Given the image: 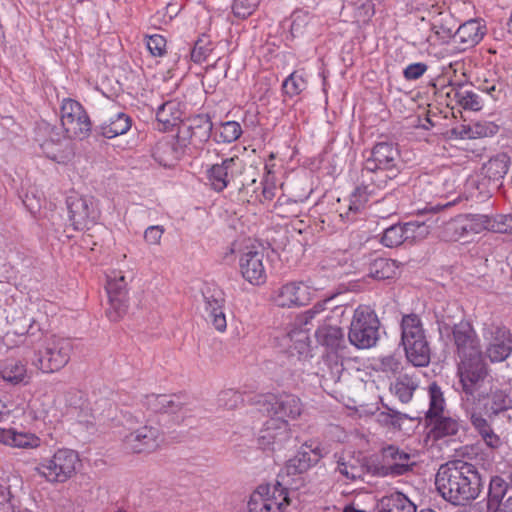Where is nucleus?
Wrapping results in <instances>:
<instances>
[{
  "instance_id": "1",
  "label": "nucleus",
  "mask_w": 512,
  "mask_h": 512,
  "mask_svg": "<svg viewBox=\"0 0 512 512\" xmlns=\"http://www.w3.org/2000/svg\"><path fill=\"white\" fill-rule=\"evenodd\" d=\"M452 333L456 354L460 357L457 371L459 382L467 395H473L487 376L479 338L468 321L455 324Z\"/></svg>"
},
{
  "instance_id": "2",
  "label": "nucleus",
  "mask_w": 512,
  "mask_h": 512,
  "mask_svg": "<svg viewBox=\"0 0 512 512\" xmlns=\"http://www.w3.org/2000/svg\"><path fill=\"white\" fill-rule=\"evenodd\" d=\"M453 450L454 454L450 455V504L465 507L478 496L481 479L474 465L468 462L473 448L464 446Z\"/></svg>"
},
{
  "instance_id": "3",
  "label": "nucleus",
  "mask_w": 512,
  "mask_h": 512,
  "mask_svg": "<svg viewBox=\"0 0 512 512\" xmlns=\"http://www.w3.org/2000/svg\"><path fill=\"white\" fill-rule=\"evenodd\" d=\"M400 171V154L398 148L387 142L376 144L366 159L362 176L377 188L384 187Z\"/></svg>"
},
{
  "instance_id": "4",
  "label": "nucleus",
  "mask_w": 512,
  "mask_h": 512,
  "mask_svg": "<svg viewBox=\"0 0 512 512\" xmlns=\"http://www.w3.org/2000/svg\"><path fill=\"white\" fill-rule=\"evenodd\" d=\"M81 467L77 451L58 448L50 456L42 457L34 468L37 476L51 485L64 484L72 479Z\"/></svg>"
},
{
  "instance_id": "5",
  "label": "nucleus",
  "mask_w": 512,
  "mask_h": 512,
  "mask_svg": "<svg viewBox=\"0 0 512 512\" xmlns=\"http://www.w3.org/2000/svg\"><path fill=\"white\" fill-rule=\"evenodd\" d=\"M73 344L69 338L52 335L35 351L32 365L42 373H55L70 361Z\"/></svg>"
},
{
  "instance_id": "6",
  "label": "nucleus",
  "mask_w": 512,
  "mask_h": 512,
  "mask_svg": "<svg viewBox=\"0 0 512 512\" xmlns=\"http://www.w3.org/2000/svg\"><path fill=\"white\" fill-rule=\"evenodd\" d=\"M379 320L369 306H359L355 309L348 339L358 349H369L376 345L379 339Z\"/></svg>"
},
{
  "instance_id": "7",
  "label": "nucleus",
  "mask_w": 512,
  "mask_h": 512,
  "mask_svg": "<svg viewBox=\"0 0 512 512\" xmlns=\"http://www.w3.org/2000/svg\"><path fill=\"white\" fill-rule=\"evenodd\" d=\"M287 489L279 482L259 485L248 497L244 512H283Z\"/></svg>"
},
{
  "instance_id": "8",
  "label": "nucleus",
  "mask_w": 512,
  "mask_h": 512,
  "mask_svg": "<svg viewBox=\"0 0 512 512\" xmlns=\"http://www.w3.org/2000/svg\"><path fill=\"white\" fill-rule=\"evenodd\" d=\"M318 289L310 281H291L276 288L271 295L274 305L296 308L308 305L317 297Z\"/></svg>"
},
{
  "instance_id": "9",
  "label": "nucleus",
  "mask_w": 512,
  "mask_h": 512,
  "mask_svg": "<svg viewBox=\"0 0 512 512\" xmlns=\"http://www.w3.org/2000/svg\"><path fill=\"white\" fill-rule=\"evenodd\" d=\"M123 448L130 453H152L165 441L163 432L153 425H143L129 431L122 438Z\"/></svg>"
},
{
  "instance_id": "10",
  "label": "nucleus",
  "mask_w": 512,
  "mask_h": 512,
  "mask_svg": "<svg viewBox=\"0 0 512 512\" xmlns=\"http://www.w3.org/2000/svg\"><path fill=\"white\" fill-rule=\"evenodd\" d=\"M260 405L262 411L277 422L295 420L303 410L300 398L286 393L265 395Z\"/></svg>"
},
{
  "instance_id": "11",
  "label": "nucleus",
  "mask_w": 512,
  "mask_h": 512,
  "mask_svg": "<svg viewBox=\"0 0 512 512\" xmlns=\"http://www.w3.org/2000/svg\"><path fill=\"white\" fill-rule=\"evenodd\" d=\"M61 125L69 138L83 139L91 130V122L86 111L79 102L72 99L62 101Z\"/></svg>"
},
{
  "instance_id": "12",
  "label": "nucleus",
  "mask_w": 512,
  "mask_h": 512,
  "mask_svg": "<svg viewBox=\"0 0 512 512\" xmlns=\"http://www.w3.org/2000/svg\"><path fill=\"white\" fill-rule=\"evenodd\" d=\"M428 394L429 409L426 413V425L429 436L440 439L448 435V417L444 415L446 405L444 393L436 383H432Z\"/></svg>"
},
{
  "instance_id": "13",
  "label": "nucleus",
  "mask_w": 512,
  "mask_h": 512,
  "mask_svg": "<svg viewBox=\"0 0 512 512\" xmlns=\"http://www.w3.org/2000/svg\"><path fill=\"white\" fill-rule=\"evenodd\" d=\"M442 205H429L423 210L428 217L424 221H410L403 224L407 242H416L424 239L431 230L442 228L446 225V207Z\"/></svg>"
},
{
  "instance_id": "14",
  "label": "nucleus",
  "mask_w": 512,
  "mask_h": 512,
  "mask_svg": "<svg viewBox=\"0 0 512 512\" xmlns=\"http://www.w3.org/2000/svg\"><path fill=\"white\" fill-rule=\"evenodd\" d=\"M69 219L75 230L90 229L99 219V210L92 197L71 195L67 198Z\"/></svg>"
},
{
  "instance_id": "15",
  "label": "nucleus",
  "mask_w": 512,
  "mask_h": 512,
  "mask_svg": "<svg viewBox=\"0 0 512 512\" xmlns=\"http://www.w3.org/2000/svg\"><path fill=\"white\" fill-rule=\"evenodd\" d=\"M239 271L251 285L260 286L267 280L264 254L255 247H246L238 257Z\"/></svg>"
},
{
  "instance_id": "16",
  "label": "nucleus",
  "mask_w": 512,
  "mask_h": 512,
  "mask_svg": "<svg viewBox=\"0 0 512 512\" xmlns=\"http://www.w3.org/2000/svg\"><path fill=\"white\" fill-rule=\"evenodd\" d=\"M325 454L326 451L318 440L305 441L296 455L287 461L285 471L288 475L302 474L317 464Z\"/></svg>"
},
{
  "instance_id": "17",
  "label": "nucleus",
  "mask_w": 512,
  "mask_h": 512,
  "mask_svg": "<svg viewBox=\"0 0 512 512\" xmlns=\"http://www.w3.org/2000/svg\"><path fill=\"white\" fill-rule=\"evenodd\" d=\"M291 437L289 423L287 421L277 422L269 419L260 430L257 443L263 450L275 451L281 449Z\"/></svg>"
},
{
  "instance_id": "18",
  "label": "nucleus",
  "mask_w": 512,
  "mask_h": 512,
  "mask_svg": "<svg viewBox=\"0 0 512 512\" xmlns=\"http://www.w3.org/2000/svg\"><path fill=\"white\" fill-rule=\"evenodd\" d=\"M204 311L206 320L220 333L227 329V320L224 312V294L217 287L207 286L203 291Z\"/></svg>"
},
{
  "instance_id": "19",
  "label": "nucleus",
  "mask_w": 512,
  "mask_h": 512,
  "mask_svg": "<svg viewBox=\"0 0 512 512\" xmlns=\"http://www.w3.org/2000/svg\"><path fill=\"white\" fill-rule=\"evenodd\" d=\"M240 168L241 160L238 157H230L221 163L209 166L206 170V178L210 187L216 192L223 191Z\"/></svg>"
},
{
  "instance_id": "20",
  "label": "nucleus",
  "mask_w": 512,
  "mask_h": 512,
  "mask_svg": "<svg viewBox=\"0 0 512 512\" xmlns=\"http://www.w3.org/2000/svg\"><path fill=\"white\" fill-rule=\"evenodd\" d=\"M487 215L460 214L450 220V240L459 241L473 234H479L487 229Z\"/></svg>"
},
{
  "instance_id": "21",
  "label": "nucleus",
  "mask_w": 512,
  "mask_h": 512,
  "mask_svg": "<svg viewBox=\"0 0 512 512\" xmlns=\"http://www.w3.org/2000/svg\"><path fill=\"white\" fill-rule=\"evenodd\" d=\"M484 32L480 23L467 19L460 24L453 35H450V52H462L475 46L482 38Z\"/></svg>"
},
{
  "instance_id": "22",
  "label": "nucleus",
  "mask_w": 512,
  "mask_h": 512,
  "mask_svg": "<svg viewBox=\"0 0 512 512\" xmlns=\"http://www.w3.org/2000/svg\"><path fill=\"white\" fill-rule=\"evenodd\" d=\"M41 438L30 431H19L15 428H0V444L16 449H37L41 446Z\"/></svg>"
},
{
  "instance_id": "23",
  "label": "nucleus",
  "mask_w": 512,
  "mask_h": 512,
  "mask_svg": "<svg viewBox=\"0 0 512 512\" xmlns=\"http://www.w3.org/2000/svg\"><path fill=\"white\" fill-rule=\"evenodd\" d=\"M336 472H338L345 481H355L362 478L365 466L361 454H355L351 451H343L335 455Z\"/></svg>"
},
{
  "instance_id": "24",
  "label": "nucleus",
  "mask_w": 512,
  "mask_h": 512,
  "mask_svg": "<svg viewBox=\"0 0 512 512\" xmlns=\"http://www.w3.org/2000/svg\"><path fill=\"white\" fill-rule=\"evenodd\" d=\"M509 164L510 157L506 153H499L482 165L481 175L492 189L496 190L501 186V180L507 174Z\"/></svg>"
},
{
  "instance_id": "25",
  "label": "nucleus",
  "mask_w": 512,
  "mask_h": 512,
  "mask_svg": "<svg viewBox=\"0 0 512 512\" xmlns=\"http://www.w3.org/2000/svg\"><path fill=\"white\" fill-rule=\"evenodd\" d=\"M499 131V126L491 121L476 122L473 125L460 124L450 129V139H476L492 137Z\"/></svg>"
},
{
  "instance_id": "26",
  "label": "nucleus",
  "mask_w": 512,
  "mask_h": 512,
  "mask_svg": "<svg viewBox=\"0 0 512 512\" xmlns=\"http://www.w3.org/2000/svg\"><path fill=\"white\" fill-rule=\"evenodd\" d=\"M32 374L27 363L20 359H7L0 367L1 378L11 385L28 384L32 379Z\"/></svg>"
},
{
  "instance_id": "27",
  "label": "nucleus",
  "mask_w": 512,
  "mask_h": 512,
  "mask_svg": "<svg viewBox=\"0 0 512 512\" xmlns=\"http://www.w3.org/2000/svg\"><path fill=\"white\" fill-rule=\"evenodd\" d=\"M512 352V337L505 328H496L493 340L486 350V355L492 362L505 360Z\"/></svg>"
},
{
  "instance_id": "28",
  "label": "nucleus",
  "mask_w": 512,
  "mask_h": 512,
  "mask_svg": "<svg viewBox=\"0 0 512 512\" xmlns=\"http://www.w3.org/2000/svg\"><path fill=\"white\" fill-rule=\"evenodd\" d=\"M382 458L386 464V474L402 475L410 469L409 454L400 451L394 446L383 449Z\"/></svg>"
},
{
  "instance_id": "29",
  "label": "nucleus",
  "mask_w": 512,
  "mask_h": 512,
  "mask_svg": "<svg viewBox=\"0 0 512 512\" xmlns=\"http://www.w3.org/2000/svg\"><path fill=\"white\" fill-rule=\"evenodd\" d=\"M184 105L176 100H168L160 105L156 111V118L163 125L164 130L176 126L182 119Z\"/></svg>"
},
{
  "instance_id": "30",
  "label": "nucleus",
  "mask_w": 512,
  "mask_h": 512,
  "mask_svg": "<svg viewBox=\"0 0 512 512\" xmlns=\"http://www.w3.org/2000/svg\"><path fill=\"white\" fill-rule=\"evenodd\" d=\"M426 338L425 330L421 319L416 314H408L402 317L401 321V342L402 345L420 341Z\"/></svg>"
},
{
  "instance_id": "31",
  "label": "nucleus",
  "mask_w": 512,
  "mask_h": 512,
  "mask_svg": "<svg viewBox=\"0 0 512 512\" xmlns=\"http://www.w3.org/2000/svg\"><path fill=\"white\" fill-rule=\"evenodd\" d=\"M418 386V378L404 374L396 378V380L391 384L390 391L399 399L400 402L406 404L412 400L414 392Z\"/></svg>"
},
{
  "instance_id": "32",
  "label": "nucleus",
  "mask_w": 512,
  "mask_h": 512,
  "mask_svg": "<svg viewBox=\"0 0 512 512\" xmlns=\"http://www.w3.org/2000/svg\"><path fill=\"white\" fill-rule=\"evenodd\" d=\"M403 347L407 361L413 366L425 367L429 364L431 351L427 339L413 341Z\"/></svg>"
},
{
  "instance_id": "33",
  "label": "nucleus",
  "mask_w": 512,
  "mask_h": 512,
  "mask_svg": "<svg viewBox=\"0 0 512 512\" xmlns=\"http://www.w3.org/2000/svg\"><path fill=\"white\" fill-rule=\"evenodd\" d=\"M378 512H416V506L403 493L393 492L380 500Z\"/></svg>"
},
{
  "instance_id": "34",
  "label": "nucleus",
  "mask_w": 512,
  "mask_h": 512,
  "mask_svg": "<svg viewBox=\"0 0 512 512\" xmlns=\"http://www.w3.org/2000/svg\"><path fill=\"white\" fill-rule=\"evenodd\" d=\"M317 342L331 350H337L344 342L343 330L336 325L322 324L315 333Z\"/></svg>"
},
{
  "instance_id": "35",
  "label": "nucleus",
  "mask_w": 512,
  "mask_h": 512,
  "mask_svg": "<svg viewBox=\"0 0 512 512\" xmlns=\"http://www.w3.org/2000/svg\"><path fill=\"white\" fill-rule=\"evenodd\" d=\"M454 100L460 108L469 111H480L484 106V100L479 93L472 89L471 85L460 87L454 91Z\"/></svg>"
},
{
  "instance_id": "36",
  "label": "nucleus",
  "mask_w": 512,
  "mask_h": 512,
  "mask_svg": "<svg viewBox=\"0 0 512 512\" xmlns=\"http://www.w3.org/2000/svg\"><path fill=\"white\" fill-rule=\"evenodd\" d=\"M397 272L398 265L392 259L376 257L369 262L368 276L372 279H390L396 276Z\"/></svg>"
},
{
  "instance_id": "37",
  "label": "nucleus",
  "mask_w": 512,
  "mask_h": 512,
  "mask_svg": "<svg viewBox=\"0 0 512 512\" xmlns=\"http://www.w3.org/2000/svg\"><path fill=\"white\" fill-rule=\"evenodd\" d=\"M146 403L154 412L177 413L180 412L182 404L175 395H149L146 397Z\"/></svg>"
},
{
  "instance_id": "38",
  "label": "nucleus",
  "mask_w": 512,
  "mask_h": 512,
  "mask_svg": "<svg viewBox=\"0 0 512 512\" xmlns=\"http://www.w3.org/2000/svg\"><path fill=\"white\" fill-rule=\"evenodd\" d=\"M130 128L131 120L129 116L119 112L101 125V132L104 137L111 139L125 134Z\"/></svg>"
},
{
  "instance_id": "39",
  "label": "nucleus",
  "mask_w": 512,
  "mask_h": 512,
  "mask_svg": "<svg viewBox=\"0 0 512 512\" xmlns=\"http://www.w3.org/2000/svg\"><path fill=\"white\" fill-rule=\"evenodd\" d=\"M470 420L473 427L488 447L495 449L502 444L500 437L494 432L491 425L481 414L472 413Z\"/></svg>"
},
{
  "instance_id": "40",
  "label": "nucleus",
  "mask_w": 512,
  "mask_h": 512,
  "mask_svg": "<svg viewBox=\"0 0 512 512\" xmlns=\"http://www.w3.org/2000/svg\"><path fill=\"white\" fill-rule=\"evenodd\" d=\"M509 484L500 476H494L490 480L487 509L488 512H493L500 508L503 498L508 492Z\"/></svg>"
},
{
  "instance_id": "41",
  "label": "nucleus",
  "mask_w": 512,
  "mask_h": 512,
  "mask_svg": "<svg viewBox=\"0 0 512 512\" xmlns=\"http://www.w3.org/2000/svg\"><path fill=\"white\" fill-rule=\"evenodd\" d=\"M372 192V190L368 189V186L356 187L349 196L348 211L341 213L340 216L345 217L348 220L352 219L356 213L364 209L366 203L368 202L369 195Z\"/></svg>"
},
{
  "instance_id": "42",
  "label": "nucleus",
  "mask_w": 512,
  "mask_h": 512,
  "mask_svg": "<svg viewBox=\"0 0 512 512\" xmlns=\"http://www.w3.org/2000/svg\"><path fill=\"white\" fill-rule=\"evenodd\" d=\"M128 283L120 270H111L107 274L106 292L108 297H128Z\"/></svg>"
},
{
  "instance_id": "43",
  "label": "nucleus",
  "mask_w": 512,
  "mask_h": 512,
  "mask_svg": "<svg viewBox=\"0 0 512 512\" xmlns=\"http://www.w3.org/2000/svg\"><path fill=\"white\" fill-rule=\"evenodd\" d=\"M512 407V399L503 390H496L492 392L488 397V402L485 403V409L487 412L497 415Z\"/></svg>"
},
{
  "instance_id": "44",
  "label": "nucleus",
  "mask_w": 512,
  "mask_h": 512,
  "mask_svg": "<svg viewBox=\"0 0 512 512\" xmlns=\"http://www.w3.org/2000/svg\"><path fill=\"white\" fill-rule=\"evenodd\" d=\"M351 257L347 251H338L327 260L325 266L329 269L335 270L336 274H351L354 273V266L350 263Z\"/></svg>"
},
{
  "instance_id": "45",
  "label": "nucleus",
  "mask_w": 512,
  "mask_h": 512,
  "mask_svg": "<svg viewBox=\"0 0 512 512\" xmlns=\"http://www.w3.org/2000/svg\"><path fill=\"white\" fill-rule=\"evenodd\" d=\"M467 67L464 61L450 62V88L453 91L468 84Z\"/></svg>"
},
{
  "instance_id": "46",
  "label": "nucleus",
  "mask_w": 512,
  "mask_h": 512,
  "mask_svg": "<svg viewBox=\"0 0 512 512\" xmlns=\"http://www.w3.org/2000/svg\"><path fill=\"white\" fill-rule=\"evenodd\" d=\"M128 297H108L106 315L112 322L120 321L128 312Z\"/></svg>"
},
{
  "instance_id": "47",
  "label": "nucleus",
  "mask_w": 512,
  "mask_h": 512,
  "mask_svg": "<svg viewBox=\"0 0 512 512\" xmlns=\"http://www.w3.org/2000/svg\"><path fill=\"white\" fill-rule=\"evenodd\" d=\"M242 134L241 125L236 121L221 123L216 132V139L221 143H232Z\"/></svg>"
},
{
  "instance_id": "48",
  "label": "nucleus",
  "mask_w": 512,
  "mask_h": 512,
  "mask_svg": "<svg viewBox=\"0 0 512 512\" xmlns=\"http://www.w3.org/2000/svg\"><path fill=\"white\" fill-rule=\"evenodd\" d=\"M25 413V403H13L0 399V423L13 422Z\"/></svg>"
},
{
  "instance_id": "49",
  "label": "nucleus",
  "mask_w": 512,
  "mask_h": 512,
  "mask_svg": "<svg viewBox=\"0 0 512 512\" xmlns=\"http://www.w3.org/2000/svg\"><path fill=\"white\" fill-rule=\"evenodd\" d=\"M381 242L386 247H397L405 242L406 236L404 234L403 224H396L384 230Z\"/></svg>"
},
{
  "instance_id": "50",
  "label": "nucleus",
  "mask_w": 512,
  "mask_h": 512,
  "mask_svg": "<svg viewBox=\"0 0 512 512\" xmlns=\"http://www.w3.org/2000/svg\"><path fill=\"white\" fill-rule=\"evenodd\" d=\"M212 50V42L209 40L207 36L203 35L196 41L191 51V59L195 63H202L207 59Z\"/></svg>"
},
{
  "instance_id": "51",
  "label": "nucleus",
  "mask_w": 512,
  "mask_h": 512,
  "mask_svg": "<svg viewBox=\"0 0 512 512\" xmlns=\"http://www.w3.org/2000/svg\"><path fill=\"white\" fill-rule=\"evenodd\" d=\"M488 221L485 223L486 230L495 233H509L512 234V214L498 215L495 218L488 216Z\"/></svg>"
},
{
  "instance_id": "52",
  "label": "nucleus",
  "mask_w": 512,
  "mask_h": 512,
  "mask_svg": "<svg viewBox=\"0 0 512 512\" xmlns=\"http://www.w3.org/2000/svg\"><path fill=\"white\" fill-rule=\"evenodd\" d=\"M282 87L286 95L293 97L306 88V81L301 75L292 73L284 80Z\"/></svg>"
},
{
  "instance_id": "53",
  "label": "nucleus",
  "mask_w": 512,
  "mask_h": 512,
  "mask_svg": "<svg viewBox=\"0 0 512 512\" xmlns=\"http://www.w3.org/2000/svg\"><path fill=\"white\" fill-rule=\"evenodd\" d=\"M331 297L325 298L322 301L317 302L314 306L297 317V323L301 327H306L311 321L320 313L326 309V304L331 300Z\"/></svg>"
},
{
  "instance_id": "54",
  "label": "nucleus",
  "mask_w": 512,
  "mask_h": 512,
  "mask_svg": "<svg viewBox=\"0 0 512 512\" xmlns=\"http://www.w3.org/2000/svg\"><path fill=\"white\" fill-rule=\"evenodd\" d=\"M259 3L260 0H234L233 13L236 17L245 19L255 12Z\"/></svg>"
},
{
  "instance_id": "55",
  "label": "nucleus",
  "mask_w": 512,
  "mask_h": 512,
  "mask_svg": "<svg viewBox=\"0 0 512 512\" xmlns=\"http://www.w3.org/2000/svg\"><path fill=\"white\" fill-rule=\"evenodd\" d=\"M242 402V395L233 389L222 391L218 395V404L227 409H233Z\"/></svg>"
},
{
  "instance_id": "56",
  "label": "nucleus",
  "mask_w": 512,
  "mask_h": 512,
  "mask_svg": "<svg viewBox=\"0 0 512 512\" xmlns=\"http://www.w3.org/2000/svg\"><path fill=\"white\" fill-rule=\"evenodd\" d=\"M505 88L506 85L500 80H485V82L481 85V90L491 96L493 100H499L505 96Z\"/></svg>"
},
{
  "instance_id": "57",
  "label": "nucleus",
  "mask_w": 512,
  "mask_h": 512,
  "mask_svg": "<svg viewBox=\"0 0 512 512\" xmlns=\"http://www.w3.org/2000/svg\"><path fill=\"white\" fill-rule=\"evenodd\" d=\"M146 46L155 57H161L166 52V39L158 34L151 35L147 38Z\"/></svg>"
},
{
  "instance_id": "58",
  "label": "nucleus",
  "mask_w": 512,
  "mask_h": 512,
  "mask_svg": "<svg viewBox=\"0 0 512 512\" xmlns=\"http://www.w3.org/2000/svg\"><path fill=\"white\" fill-rule=\"evenodd\" d=\"M15 499L11 493L10 487L0 483V512H14Z\"/></svg>"
},
{
  "instance_id": "59",
  "label": "nucleus",
  "mask_w": 512,
  "mask_h": 512,
  "mask_svg": "<svg viewBox=\"0 0 512 512\" xmlns=\"http://www.w3.org/2000/svg\"><path fill=\"white\" fill-rule=\"evenodd\" d=\"M165 229L161 225H151L144 231V240L148 245H159Z\"/></svg>"
},
{
  "instance_id": "60",
  "label": "nucleus",
  "mask_w": 512,
  "mask_h": 512,
  "mask_svg": "<svg viewBox=\"0 0 512 512\" xmlns=\"http://www.w3.org/2000/svg\"><path fill=\"white\" fill-rule=\"evenodd\" d=\"M380 369L383 372L397 373L402 368L399 357L396 355H387L379 360Z\"/></svg>"
},
{
  "instance_id": "61",
  "label": "nucleus",
  "mask_w": 512,
  "mask_h": 512,
  "mask_svg": "<svg viewBox=\"0 0 512 512\" xmlns=\"http://www.w3.org/2000/svg\"><path fill=\"white\" fill-rule=\"evenodd\" d=\"M61 144L53 141H45L41 144V149L45 156L55 162L61 163L64 157L59 153Z\"/></svg>"
},
{
  "instance_id": "62",
  "label": "nucleus",
  "mask_w": 512,
  "mask_h": 512,
  "mask_svg": "<svg viewBox=\"0 0 512 512\" xmlns=\"http://www.w3.org/2000/svg\"><path fill=\"white\" fill-rule=\"evenodd\" d=\"M448 473V464H442L436 474L435 484L440 495L447 499L446 475Z\"/></svg>"
},
{
  "instance_id": "63",
  "label": "nucleus",
  "mask_w": 512,
  "mask_h": 512,
  "mask_svg": "<svg viewBox=\"0 0 512 512\" xmlns=\"http://www.w3.org/2000/svg\"><path fill=\"white\" fill-rule=\"evenodd\" d=\"M427 70V66L423 63H412L408 65L403 74L407 80H416L420 78Z\"/></svg>"
},
{
  "instance_id": "64",
  "label": "nucleus",
  "mask_w": 512,
  "mask_h": 512,
  "mask_svg": "<svg viewBox=\"0 0 512 512\" xmlns=\"http://www.w3.org/2000/svg\"><path fill=\"white\" fill-rule=\"evenodd\" d=\"M51 406L52 403H31L27 405L31 411V414L35 418H40L46 415Z\"/></svg>"
}]
</instances>
